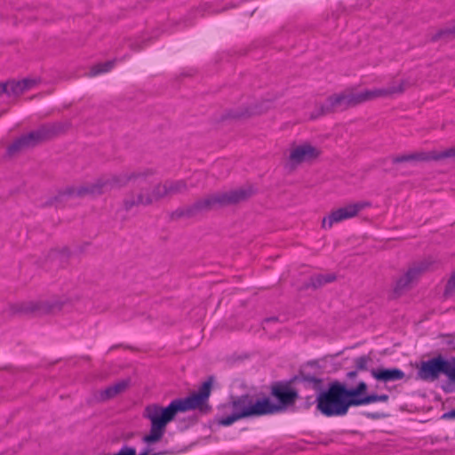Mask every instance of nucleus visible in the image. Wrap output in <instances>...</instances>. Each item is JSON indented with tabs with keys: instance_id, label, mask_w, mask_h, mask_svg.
I'll list each match as a JSON object with an SVG mask.
<instances>
[{
	"instance_id": "1",
	"label": "nucleus",
	"mask_w": 455,
	"mask_h": 455,
	"mask_svg": "<svg viewBox=\"0 0 455 455\" xmlns=\"http://www.w3.org/2000/svg\"><path fill=\"white\" fill-rule=\"evenodd\" d=\"M232 400L228 407L233 413L219 420L222 426H229L235 421L255 415L272 414L287 411L294 406L295 400Z\"/></svg>"
},
{
	"instance_id": "2",
	"label": "nucleus",
	"mask_w": 455,
	"mask_h": 455,
	"mask_svg": "<svg viewBox=\"0 0 455 455\" xmlns=\"http://www.w3.org/2000/svg\"><path fill=\"white\" fill-rule=\"evenodd\" d=\"M403 92V82L401 80L395 82V85L381 89L366 90L363 92H355L353 90H347L328 99L327 110H342L368 100H372L377 98L391 97Z\"/></svg>"
},
{
	"instance_id": "3",
	"label": "nucleus",
	"mask_w": 455,
	"mask_h": 455,
	"mask_svg": "<svg viewBox=\"0 0 455 455\" xmlns=\"http://www.w3.org/2000/svg\"><path fill=\"white\" fill-rule=\"evenodd\" d=\"M133 178L137 185L141 187V191L136 196V198L126 201L125 204L129 207L139 204H151L164 196H172L187 189V184L184 180H169L154 186L151 191L148 192L147 188L149 181L146 178L142 175H136Z\"/></svg>"
},
{
	"instance_id": "4",
	"label": "nucleus",
	"mask_w": 455,
	"mask_h": 455,
	"mask_svg": "<svg viewBox=\"0 0 455 455\" xmlns=\"http://www.w3.org/2000/svg\"><path fill=\"white\" fill-rule=\"evenodd\" d=\"M443 373L451 383L455 384V360L448 361L441 356L422 362L418 370L419 377L427 381L435 380Z\"/></svg>"
},
{
	"instance_id": "5",
	"label": "nucleus",
	"mask_w": 455,
	"mask_h": 455,
	"mask_svg": "<svg viewBox=\"0 0 455 455\" xmlns=\"http://www.w3.org/2000/svg\"><path fill=\"white\" fill-rule=\"evenodd\" d=\"M56 133L52 126H42L36 131H33L28 134L20 136L9 148L8 152L14 154L20 150L32 148L40 142L51 138Z\"/></svg>"
},
{
	"instance_id": "6",
	"label": "nucleus",
	"mask_w": 455,
	"mask_h": 455,
	"mask_svg": "<svg viewBox=\"0 0 455 455\" xmlns=\"http://www.w3.org/2000/svg\"><path fill=\"white\" fill-rule=\"evenodd\" d=\"M369 205L366 202H355L344 205L332 211L322 221V227L325 229L331 228L334 224L355 217L361 211Z\"/></svg>"
},
{
	"instance_id": "7",
	"label": "nucleus",
	"mask_w": 455,
	"mask_h": 455,
	"mask_svg": "<svg viewBox=\"0 0 455 455\" xmlns=\"http://www.w3.org/2000/svg\"><path fill=\"white\" fill-rule=\"evenodd\" d=\"M376 400H316L317 410L327 417L339 416L347 413L350 406H359Z\"/></svg>"
},
{
	"instance_id": "8",
	"label": "nucleus",
	"mask_w": 455,
	"mask_h": 455,
	"mask_svg": "<svg viewBox=\"0 0 455 455\" xmlns=\"http://www.w3.org/2000/svg\"><path fill=\"white\" fill-rule=\"evenodd\" d=\"M320 155L319 148L308 142H303L291 148L288 163L291 167L294 168L301 164L310 163L317 159Z\"/></svg>"
},
{
	"instance_id": "9",
	"label": "nucleus",
	"mask_w": 455,
	"mask_h": 455,
	"mask_svg": "<svg viewBox=\"0 0 455 455\" xmlns=\"http://www.w3.org/2000/svg\"><path fill=\"white\" fill-rule=\"evenodd\" d=\"M40 83L38 78H25L21 81H9L0 84V99L12 100L36 87Z\"/></svg>"
},
{
	"instance_id": "10",
	"label": "nucleus",
	"mask_w": 455,
	"mask_h": 455,
	"mask_svg": "<svg viewBox=\"0 0 455 455\" xmlns=\"http://www.w3.org/2000/svg\"><path fill=\"white\" fill-rule=\"evenodd\" d=\"M366 384L360 382L355 388L347 389L339 381L330 384L327 391L321 393L317 398H356L366 391Z\"/></svg>"
},
{
	"instance_id": "11",
	"label": "nucleus",
	"mask_w": 455,
	"mask_h": 455,
	"mask_svg": "<svg viewBox=\"0 0 455 455\" xmlns=\"http://www.w3.org/2000/svg\"><path fill=\"white\" fill-rule=\"evenodd\" d=\"M112 182L116 184L119 183V181L116 179L100 180L97 181L95 184L84 185L74 188L71 193L72 195H76L79 196H84L87 195H99L106 191L108 187L113 186Z\"/></svg>"
},
{
	"instance_id": "12",
	"label": "nucleus",
	"mask_w": 455,
	"mask_h": 455,
	"mask_svg": "<svg viewBox=\"0 0 455 455\" xmlns=\"http://www.w3.org/2000/svg\"><path fill=\"white\" fill-rule=\"evenodd\" d=\"M247 197V194L243 189L226 192L211 196L205 200V206L212 207L216 204H234L240 202Z\"/></svg>"
},
{
	"instance_id": "13",
	"label": "nucleus",
	"mask_w": 455,
	"mask_h": 455,
	"mask_svg": "<svg viewBox=\"0 0 455 455\" xmlns=\"http://www.w3.org/2000/svg\"><path fill=\"white\" fill-rule=\"evenodd\" d=\"M371 374L377 381L383 383L401 380L405 377V373L398 368L372 369Z\"/></svg>"
},
{
	"instance_id": "14",
	"label": "nucleus",
	"mask_w": 455,
	"mask_h": 455,
	"mask_svg": "<svg viewBox=\"0 0 455 455\" xmlns=\"http://www.w3.org/2000/svg\"><path fill=\"white\" fill-rule=\"evenodd\" d=\"M275 398H297V392L288 383L277 382L272 386Z\"/></svg>"
},
{
	"instance_id": "15",
	"label": "nucleus",
	"mask_w": 455,
	"mask_h": 455,
	"mask_svg": "<svg viewBox=\"0 0 455 455\" xmlns=\"http://www.w3.org/2000/svg\"><path fill=\"white\" fill-rule=\"evenodd\" d=\"M129 387L128 380L118 381L112 386L107 387L101 394V398H113L116 395H120Z\"/></svg>"
},
{
	"instance_id": "16",
	"label": "nucleus",
	"mask_w": 455,
	"mask_h": 455,
	"mask_svg": "<svg viewBox=\"0 0 455 455\" xmlns=\"http://www.w3.org/2000/svg\"><path fill=\"white\" fill-rule=\"evenodd\" d=\"M213 379V377H209V379L200 386L196 392L190 394L187 398H208L211 395Z\"/></svg>"
},
{
	"instance_id": "17",
	"label": "nucleus",
	"mask_w": 455,
	"mask_h": 455,
	"mask_svg": "<svg viewBox=\"0 0 455 455\" xmlns=\"http://www.w3.org/2000/svg\"><path fill=\"white\" fill-rule=\"evenodd\" d=\"M115 67V61L109 60L104 63H100L92 68L90 71L91 76H96L109 72Z\"/></svg>"
},
{
	"instance_id": "18",
	"label": "nucleus",
	"mask_w": 455,
	"mask_h": 455,
	"mask_svg": "<svg viewBox=\"0 0 455 455\" xmlns=\"http://www.w3.org/2000/svg\"><path fill=\"white\" fill-rule=\"evenodd\" d=\"M335 280V275L333 274H325V275H317L313 278V285L320 286L327 283H331Z\"/></svg>"
},
{
	"instance_id": "19",
	"label": "nucleus",
	"mask_w": 455,
	"mask_h": 455,
	"mask_svg": "<svg viewBox=\"0 0 455 455\" xmlns=\"http://www.w3.org/2000/svg\"><path fill=\"white\" fill-rule=\"evenodd\" d=\"M422 270L423 269L421 267L413 266L410 267L403 275L407 279H409V281H411L413 283L416 280H418Z\"/></svg>"
},
{
	"instance_id": "20",
	"label": "nucleus",
	"mask_w": 455,
	"mask_h": 455,
	"mask_svg": "<svg viewBox=\"0 0 455 455\" xmlns=\"http://www.w3.org/2000/svg\"><path fill=\"white\" fill-rule=\"evenodd\" d=\"M411 284L412 283L409 281V279H407L404 275H403L397 279L395 283V291L396 293H400L404 290L408 289L409 287H411Z\"/></svg>"
},
{
	"instance_id": "21",
	"label": "nucleus",
	"mask_w": 455,
	"mask_h": 455,
	"mask_svg": "<svg viewBox=\"0 0 455 455\" xmlns=\"http://www.w3.org/2000/svg\"><path fill=\"white\" fill-rule=\"evenodd\" d=\"M369 355H362L354 359V364L358 371H366L371 362Z\"/></svg>"
},
{
	"instance_id": "22",
	"label": "nucleus",
	"mask_w": 455,
	"mask_h": 455,
	"mask_svg": "<svg viewBox=\"0 0 455 455\" xmlns=\"http://www.w3.org/2000/svg\"><path fill=\"white\" fill-rule=\"evenodd\" d=\"M443 419H455V410H451L443 415Z\"/></svg>"
},
{
	"instance_id": "23",
	"label": "nucleus",
	"mask_w": 455,
	"mask_h": 455,
	"mask_svg": "<svg viewBox=\"0 0 455 455\" xmlns=\"http://www.w3.org/2000/svg\"><path fill=\"white\" fill-rule=\"evenodd\" d=\"M411 159H414V156H404L401 159H398V161H408V160H411Z\"/></svg>"
},
{
	"instance_id": "24",
	"label": "nucleus",
	"mask_w": 455,
	"mask_h": 455,
	"mask_svg": "<svg viewBox=\"0 0 455 455\" xmlns=\"http://www.w3.org/2000/svg\"><path fill=\"white\" fill-rule=\"evenodd\" d=\"M365 398H381V399H384V398H387V395H380V396L369 395V396H366Z\"/></svg>"
},
{
	"instance_id": "25",
	"label": "nucleus",
	"mask_w": 455,
	"mask_h": 455,
	"mask_svg": "<svg viewBox=\"0 0 455 455\" xmlns=\"http://www.w3.org/2000/svg\"><path fill=\"white\" fill-rule=\"evenodd\" d=\"M347 376L349 378H354V377L356 376V371H350V372L347 373Z\"/></svg>"
},
{
	"instance_id": "26",
	"label": "nucleus",
	"mask_w": 455,
	"mask_h": 455,
	"mask_svg": "<svg viewBox=\"0 0 455 455\" xmlns=\"http://www.w3.org/2000/svg\"><path fill=\"white\" fill-rule=\"evenodd\" d=\"M255 113H257V112L256 111H250V112L247 113V115H252V114H255Z\"/></svg>"
}]
</instances>
